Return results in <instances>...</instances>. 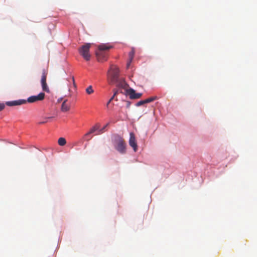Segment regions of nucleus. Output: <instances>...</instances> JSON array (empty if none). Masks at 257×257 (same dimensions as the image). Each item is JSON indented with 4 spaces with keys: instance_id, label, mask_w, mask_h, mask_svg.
<instances>
[{
    "instance_id": "obj_1",
    "label": "nucleus",
    "mask_w": 257,
    "mask_h": 257,
    "mask_svg": "<svg viewBox=\"0 0 257 257\" xmlns=\"http://www.w3.org/2000/svg\"><path fill=\"white\" fill-rule=\"evenodd\" d=\"M119 70L118 68L113 65H111L108 71V81L110 84L113 85L119 82Z\"/></svg>"
},
{
    "instance_id": "obj_2",
    "label": "nucleus",
    "mask_w": 257,
    "mask_h": 257,
    "mask_svg": "<svg viewBox=\"0 0 257 257\" xmlns=\"http://www.w3.org/2000/svg\"><path fill=\"white\" fill-rule=\"evenodd\" d=\"M91 45L92 44L91 43H86L81 46L78 49L80 55L82 56L86 61H89L90 59L91 55L89 53V50Z\"/></svg>"
},
{
    "instance_id": "obj_3",
    "label": "nucleus",
    "mask_w": 257,
    "mask_h": 257,
    "mask_svg": "<svg viewBox=\"0 0 257 257\" xmlns=\"http://www.w3.org/2000/svg\"><path fill=\"white\" fill-rule=\"evenodd\" d=\"M115 149L120 154H124L126 152V144L124 140L120 137H118L114 145Z\"/></svg>"
},
{
    "instance_id": "obj_4",
    "label": "nucleus",
    "mask_w": 257,
    "mask_h": 257,
    "mask_svg": "<svg viewBox=\"0 0 257 257\" xmlns=\"http://www.w3.org/2000/svg\"><path fill=\"white\" fill-rule=\"evenodd\" d=\"M48 74V71L47 70L44 69L42 70V75L41 79V83L42 86V90L44 91L49 93L50 90L49 87L46 82V78Z\"/></svg>"
},
{
    "instance_id": "obj_5",
    "label": "nucleus",
    "mask_w": 257,
    "mask_h": 257,
    "mask_svg": "<svg viewBox=\"0 0 257 257\" xmlns=\"http://www.w3.org/2000/svg\"><path fill=\"white\" fill-rule=\"evenodd\" d=\"M45 94L44 92H41L37 95H33L29 97L27 102L34 103L38 101H42L45 98Z\"/></svg>"
},
{
    "instance_id": "obj_6",
    "label": "nucleus",
    "mask_w": 257,
    "mask_h": 257,
    "mask_svg": "<svg viewBox=\"0 0 257 257\" xmlns=\"http://www.w3.org/2000/svg\"><path fill=\"white\" fill-rule=\"evenodd\" d=\"M126 93L132 99H138L142 96V93H136L135 90L131 88L126 90Z\"/></svg>"
},
{
    "instance_id": "obj_7",
    "label": "nucleus",
    "mask_w": 257,
    "mask_h": 257,
    "mask_svg": "<svg viewBox=\"0 0 257 257\" xmlns=\"http://www.w3.org/2000/svg\"><path fill=\"white\" fill-rule=\"evenodd\" d=\"M129 139V145L133 148L135 152H137L138 150V145L137 144L136 138L133 133H130Z\"/></svg>"
},
{
    "instance_id": "obj_8",
    "label": "nucleus",
    "mask_w": 257,
    "mask_h": 257,
    "mask_svg": "<svg viewBox=\"0 0 257 257\" xmlns=\"http://www.w3.org/2000/svg\"><path fill=\"white\" fill-rule=\"evenodd\" d=\"M99 125L98 124H96V125H95L94 126H93L91 129L89 131V132H88L87 133H86L83 137V139L87 141H89L91 138H92V137H90L89 136L91 134H93L94 133V132H95L96 131H99Z\"/></svg>"
},
{
    "instance_id": "obj_9",
    "label": "nucleus",
    "mask_w": 257,
    "mask_h": 257,
    "mask_svg": "<svg viewBox=\"0 0 257 257\" xmlns=\"http://www.w3.org/2000/svg\"><path fill=\"white\" fill-rule=\"evenodd\" d=\"M27 101L25 99H19L17 100L7 101L6 104L9 106H13L17 105H21L24 104H26Z\"/></svg>"
},
{
    "instance_id": "obj_10",
    "label": "nucleus",
    "mask_w": 257,
    "mask_h": 257,
    "mask_svg": "<svg viewBox=\"0 0 257 257\" xmlns=\"http://www.w3.org/2000/svg\"><path fill=\"white\" fill-rule=\"evenodd\" d=\"M96 55L99 61H104L107 60V54L105 52L97 50L96 51Z\"/></svg>"
},
{
    "instance_id": "obj_11",
    "label": "nucleus",
    "mask_w": 257,
    "mask_h": 257,
    "mask_svg": "<svg viewBox=\"0 0 257 257\" xmlns=\"http://www.w3.org/2000/svg\"><path fill=\"white\" fill-rule=\"evenodd\" d=\"M112 48V46H110L107 44H102L98 46V51H104L108 50Z\"/></svg>"
},
{
    "instance_id": "obj_12",
    "label": "nucleus",
    "mask_w": 257,
    "mask_h": 257,
    "mask_svg": "<svg viewBox=\"0 0 257 257\" xmlns=\"http://www.w3.org/2000/svg\"><path fill=\"white\" fill-rule=\"evenodd\" d=\"M70 109V104L67 103V100H64L61 105V110L63 112L67 111Z\"/></svg>"
},
{
    "instance_id": "obj_13",
    "label": "nucleus",
    "mask_w": 257,
    "mask_h": 257,
    "mask_svg": "<svg viewBox=\"0 0 257 257\" xmlns=\"http://www.w3.org/2000/svg\"><path fill=\"white\" fill-rule=\"evenodd\" d=\"M58 144L61 146H64L66 143V141L64 138H60L58 141Z\"/></svg>"
},
{
    "instance_id": "obj_14",
    "label": "nucleus",
    "mask_w": 257,
    "mask_h": 257,
    "mask_svg": "<svg viewBox=\"0 0 257 257\" xmlns=\"http://www.w3.org/2000/svg\"><path fill=\"white\" fill-rule=\"evenodd\" d=\"M134 55H135V50L134 48H132L131 51L129 53V54H128L129 59H130V62H132V61L134 58Z\"/></svg>"
},
{
    "instance_id": "obj_15",
    "label": "nucleus",
    "mask_w": 257,
    "mask_h": 257,
    "mask_svg": "<svg viewBox=\"0 0 257 257\" xmlns=\"http://www.w3.org/2000/svg\"><path fill=\"white\" fill-rule=\"evenodd\" d=\"M86 92L88 94H91L94 92V90L93 89L92 86L91 85L89 86L86 89Z\"/></svg>"
},
{
    "instance_id": "obj_16",
    "label": "nucleus",
    "mask_w": 257,
    "mask_h": 257,
    "mask_svg": "<svg viewBox=\"0 0 257 257\" xmlns=\"http://www.w3.org/2000/svg\"><path fill=\"white\" fill-rule=\"evenodd\" d=\"M157 99V96H154V97H150L149 98H147L146 100V103H150L151 102H152L155 100H156Z\"/></svg>"
},
{
    "instance_id": "obj_17",
    "label": "nucleus",
    "mask_w": 257,
    "mask_h": 257,
    "mask_svg": "<svg viewBox=\"0 0 257 257\" xmlns=\"http://www.w3.org/2000/svg\"><path fill=\"white\" fill-rule=\"evenodd\" d=\"M117 91H115L114 92L113 96L110 98V99L109 100V101L107 102V104H106V106H108V105L109 104V103L111 102V101L114 99L115 96L117 94Z\"/></svg>"
},
{
    "instance_id": "obj_18",
    "label": "nucleus",
    "mask_w": 257,
    "mask_h": 257,
    "mask_svg": "<svg viewBox=\"0 0 257 257\" xmlns=\"http://www.w3.org/2000/svg\"><path fill=\"white\" fill-rule=\"evenodd\" d=\"M146 103H147L146 102V100H141V101L138 102L136 103V105L137 106H140L142 105H143L144 104H146Z\"/></svg>"
},
{
    "instance_id": "obj_19",
    "label": "nucleus",
    "mask_w": 257,
    "mask_h": 257,
    "mask_svg": "<svg viewBox=\"0 0 257 257\" xmlns=\"http://www.w3.org/2000/svg\"><path fill=\"white\" fill-rule=\"evenodd\" d=\"M52 118L51 117H46V118H45V119H46V120H44V121H40V122H39V124H41L45 123H46V122H47L48 121V120L49 119H50V118Z\"/></svg>"
},
{
    "instance_id": "obj_20",
    "label": "nucleus",
    "mask_w": 257,
    "mask_h": 257,
    "mask_svg": "<svg viewBox=\"0 0 257 257\" xmlns=\"http://www.w3.org/2000/svg\"><path fill=\"white\" fill-rule=\"evenodd\" d=\"M5 107V104L0 103V111L4 109Z\"/></svg>"
},
{
    "instance_id": "obj_21",
    "label": "nucleus",
    "mask_w": 257,
    "mask_h": 257,
    "mask_svg": "<svg viewBox=\"0 0 257 257\" xmlns=\"http://www.w3.org/2000/svg\"><path fill=\"white\" fill-rule=\"evenodd\" d=\"M107 126V125H106L104 127H103L102 129L101 130H99V133L96 134V135H99L101 133H103V130L105 128V127Z\"/></svg>"
},
{
    "instance_id": "obj_22",
    "label": "nucleus",
    "mask_w": 257,
    "mask_h": 257,
    "mask_svg": "<svg viewBox=\"0 0 257 257\" xmlns=\"http://www.w3.org/2000/svg\"><path fill=\"white\" fill-rule=\"evenodd\" d=\"M131 62H130V59H129V61H128V62H127V68H128V67H129L130 65V64H131Z\"/></svg>"
},
{
    "instance_id": "obj_23",
    "label": "nucleus",
    "mask_w": 257,
    "mask_h": 257,
    "mask_svg": "<svg viewBox=\"0 0 257 257\" xmlns=\"http://www.w3.org/2000/svg\"><path fill=\"white\" fill-rule=\"evenodd\" d=\"M72 81H73V84H74V86H75V81H74V77H73V78H72Z\"/></svg>"
},
{
    "instance_id": "obj_24",
    "label": "nucleus",
    "mask_w": 257,
    "mask_h": 257,
    "mask_svg": "<svg viewBox=\"0 0 257 257\" xmlns=\"http://www.w3.org/2000/svg\"><path fill=\"white\" fill-rule=\"evenodd\" d=\"M130 105V102H127V107H129Z\"/></svg>"
}]
</instances>
